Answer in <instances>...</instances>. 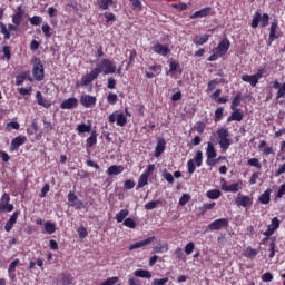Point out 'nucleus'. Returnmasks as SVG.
<instances>
[{
    "label": "nucleus",
    "instance_id": "f257e3e1",
    "mask_svg": "<svg viewBox=\"0 0 285 285\" xmlns=\"http://www.w3.org/2000/svg\"><path fill=\"white\" fill-rule=\"evenodd\" d=\"M94 71L97 72V76L99 75H115L117 72V67L115 66V62L108 58H104L96 65V68Z\"/></svg>",
    "mask_w": 285,
    "mask_h": 285
},
{
    "label": "nucleus",
    "instance_id": "f03ea898",
    "mask_svg": "<svg viewBox=\"0 0 285 285\" xmlns=\"http://www.w3.org/2000/svg\"><path fill=\"white\" fill-rule=\"evenodd\" d=\"M228 50H230V40L225 38L218 43L216 48L213 49L214 55H212L207 61H217L219 57L228 55Z\"/></svg>",
    "mask_w": 285,
    "mask_h": 285
},
{
    "label": "nucleus",
    "instance_id": "7ed1b4c3",
    "mask_svg": "<svg viewBox=\"0 0 285 285\" xmlns=\"http://www.w3.org/2000/svg\"><path fill=\"white\" fill-rule=\"evenodd\" d=\"M217 135L219 139L218 144L222 150H228V148H230V139H228L230 134L228 132V129L222 127L217 130Z\"/></svg>",
    "mask_w": 285,
    "mask_h": 285
},
{
    "label": "nucleus",
    "instance_id": "20e7f679",
    "mask_svg": "<svg viewBox=\"0 0 285 285\" xmlns=\"http://www.w3.org/2000/svg\"><path fill=\"white\" fill-rule=\"evenodd\" d=\"M45 72L46 71L43 69V63H41V59L35 58L32 69L33 79H36V81H43V79H46Z\"/></svg>",
    "mask_w": 285,
    "mask_h": 285
},
{
    "label": "nucleus",
    "instance_id": "39448f33",
    "mask_svg": "<svg viewBox=\"0 0 285 285\" xmlns=\"http://www.w3.org/2000/svg\"><path fill=\"white\" fill-rule=\"evenodd\" d=\"M95 79H99L97 71L94 69L89 73L81 77L79 82H76V88H83L86 86H90L95 81Z\"/></svg>",
    "mask_w": 285,
    "mask_h": 285
},
{
    "label": "nucleus",
    "instance_id": "423d86ee",
    "mask_svg": "<svg viewBox=\"0 0 285 285\" xmlns=\"http://www.w3.org/2000/svg\"><path fill=\"white\" fill-rule=\"evenodd\" d=\"M108 121L109 124H115L116 121L117 126L124 128V126L128 124V118L126 117V115H124V112L117 114V111H115L111 115H109Z\"/></svg>",
    "mask_w": 285,
    "mask_h": 285
},
{
    "label": "nucleus",
    "instance_id": "0eeeda50",
    "mask_svg": "<svg viewBox=\"0 0 285 285\" xmlns=\"http://www.w3.org/2000/svg\"><path fill=\"white\" fill-rule=\"evenodd\" d=\"M206 156L207 166H215L217 164L215 160V157H217V150L215 149V145H213V142L207 144Z\"/></svg>",
    "mask_w": 285,
    "mask_h": 285
},
{
    "label": "nucleus",
    "instance_id": "6e6552de",
    "mask_svg": "<svg viewBox=\"0 0 285 285\" xmlns=\"http://www.w3.org/2000/svg\"><path fill=\"white\" fill-rule=\"evenodd\" d=\"M220 186H222V190H224L225 193H239V190L244 188V183L238 181V183L228 185L226 184V180H222Z\"/></svg>",
    "mask_w": 285,
    "mask_h": 285
},
{
    "label": "nucleus",
    "instance_id": "1a4fd4ad",
    "mask_svg": "<svg viewBox=\"0 0 285 285\" xmlns=\"http://www.w3.org/2000/svg\"><path fill=\"white\" fill-rule=\"evenodd\" d=\"M78 106L79 99L75 97L67 98L60 104L62 110H73V108H77Z\"/></svg>",
    "mask_w": 285,
    "mask_h": 285
},
{
    "label": "nucleus",
    "instance_id": "9d476101",
    "mask_svg": "<svg viewBox=\"0 0 285 285\" xmlns=\"http://www.w3.org/2000/svg\"><path fill=\"white\" fill-rule=\"evenodd\" d=\"M10 202V196L4 194L0 200V213H12L14 210V205L8 204Z\"/></svg>",
    "mask_w": 285,
    "mask_h": 285
},
{
    "label": "nucleus",
    "instance_id": "9b49d317",
    "mask_svg": "<svg viewBox=\"0 0 285 285\" xmlns=\"http://www.w3.org/2000/svg\"><path fill=\"white\" fill-rule=\"evenodd\" d=\"M80 104L83 108H92V106L97 105V97L90 95L80 96Z\"/></svg>",
    "mask_w": 285,
    "mask_h": 285
},
{
    "label": "nucleus",
    "instance_id": "f8f14e48",
    "mask_svg": "<svg viewBox=\"0 0 285 285\" xmlns=\"http://www.w3.org/2000/svg\"><path fill=\"white\" fill-rule=\"evenodd\" d=\"M277 28H279V22L277 21V19H275L271 23L267 46H273V41H275V39H277Z\"/></svg>",
    "mask_w": 285,
    "mask_h": 285
},
{
    "label": "nucleus",
    "instance_id": "ddd939ff",
    "mask_svg": "<svg viewBox=\"0 0 285 285\" xmlns=\"http://www.w3.org/2000/svg\"><path fill=\"white\" fill-rule=\"evenodd\" d=\"M68 202H69V206H72L73 208H77L78 210L83 209V203L79 200V197H77L75 193L68 194Z\"/></svg>",
    "mask_w": 285,
    "mask_h": 285
},
{
    "label": "nucleus",
    "instance_id": "4468645a",
    "mask_svg": "<svg viewBox=\"0 0 285 285\" xmlns=\"http://www.w3.org/2000/svg\"><path fill=\"white\" fill-rule=\"evenodd\" d=\"M259 79H262V76L258 75H243L242 76V81H245L246 83H249L252 88H255V86H257V83H259Z\"/></svg>",
    "mask_w": 285,
    "mask_h": 285
},
{
    "label": "nucleus",
    "instance_id": "2eb2a0df",
    "mask_svg": "<svg viewBox=\"0 0 285 285\" xmlns=\"http://www.w3.org/2000/svg\"><path fill=\"white\" fill-rule=\"evenodd\" d=\"M228 226V219L219 218L209 224V230H222V228H226Z\"/></svg>",
    "mask_w": 285,
    "mask_h": 285
},
{
    "label": "nucleus",
    "instance_id": "dca6fc26",
    "mask_svg": "<svg viewBox=\"0 0 285 285\" xmlns=\"http://www.w3.org/2000/svg\"><path fill=\"white\" fill-rule=\"evenodd\" d=\"M153 50L156 52V55H161V57H168V55H170V48L159 42L153 46Z\"/></svg>",
    "mask_w": 285,
    "mask_h": 285
},
{
    "label": "nucleus",
    "instance_id": "f3484780",
    "mask_svg": "<svg viewBox=\"0 0 285 285\" xmlns=\"http://www.w3.org/2000/svg\"><path fill=\"white\" fill-rule=\"evenodd\" d=\"M166 150V140L164 138L158 139L154 157L159 158L161 155H164V151Z\"/></svg>",
    "mask_w": 285,
    "mask_h": 285
},
{
    "label": "nucleus",
    "instance_id": "a211bd4d",
    "mask_svg": "<svg viewBox=\"0 0 285 285\" xmlns=\"http://www.w3.org/2000/svg\"><path fill=\"white\" fill-rule=\"evenodd\" d=\"M19 215H21V212L16 210L11 217L9 218V220L7 222L6 226H4V230L7 233H10V230H12V227L17 224V219L19 218Z\"/></svg>",
    "mask_w": 285,
    "mask_h": 285
},
{
    "label": "nucleus",
    "instance_id": "6ab92c4d",
    "mask_svg": "<svg viewBox=\"0 0 285 285\" xmlns=\"http://www.w3.org/2000/svg\"><path fill=\"white\" fill-rule=\"evenodd\" d=\"M277 228H279V219L274 217L272 219V224L267 226V230L264 232L265 237H271V235H273Z\"/></svg>",
    "mask_w": 285,
    "mask_h": 285
},
{
    "label": "nucleus",
    "instance_id": "aec40b11",
    "mask_svg": "<svg viewBox=\"0 0 285 285\" xmlns=\"http://www.w3.org/2000/svg\"><path fill=\"white\" fill-rule=\"evenodd\" d=\"M155 242V236L148 237L145 240L137 242L129 246V250H135L137 248H144V246H148V244H153Z\"/></svg>",
    "mask_w": 285,
    "mask_h": 285
},
{
    "label": "nucleus",
    "instance_id": "412c9836",
    "mask_svg": "<svg viewBox=\"0 0 285 285\" xmlns=\"http://www.w3.org/2000/svg\"><path fill=\"white\" fill-rule=\"evenodd\" d=\"M27 138L26 136H18L11 140V150H19L20 146H23L26 144Z\"/></svg>",
    "mask_w": 285,
    "mask_h": 285
},
{
    "label": "nucleus",
    "instance_id": "4be33fe9",
    "mask_svg": "<svg viewBox=\"0 0 285 285\" xmlns=\"http://www.w3.org/2000/svg\"><path fill=\"white\" fill-rule=\"evenodd\" d=\"M174 72H178V75H181V72H184V69L178 61L171 60L169 62V70L166 72V75H173Z\"/></svg>",
    "mask_w": 285,
    "mask_h": 285
},
{
    "label": "nucleus",
    "instance_id": "5701e85b",
    "mask_svg": "<svg viewBox=\"0 0 285 285\" xmlns=\"http://www.w3.org/2000/svg\"><path fill=\"white\" fill-rule=\"evenodd\" d=\"M266 140H261L258 144V149L262 150L263 155H265V157H268V155H275V149H273V147H266Z\"/></svg>",
    "mask_w": 285,
    "mask_h": 285
},
{
    "label": "nucleus",
    "instance_id": "b1692460",
    "mask_svg": "<svg viewBox=\"0 0 285 285\" xmlns=\"http://www.w3.org/2000/svg\"><path fill=\"white\" fill-rule=\"evenodd\" d=\"M210 10H213L210 7L203 8L199 11L194 12L190 16V19H202L204 17H208V14H210Z\"/></svg>",
    "mask_w": 285,
    "mask_h": 285
},
{
    "label": "nucleus",
    "instance_id": "393cba45",
    "mask_svg": "<svg viewBox=\"0 0 285 285\" xmlns=\"http://www.w3.org/2000/svg\"><path fill=\"white\" fill-rule=\"evenodd\" d=\"M208 39H210V35H196L193 39L196 46H204V43H208Z\"/></svg>",
    "mask_w": 285,
    "mask_h": 285
},
{
    "label": "nucleus",
    "instance_id": "a878e982",
    "mask_svg": "<svg viewBox=\"0 0 285 285\" xmlns=\"http://www.w3.org/2000/svg\"><path fill=\"white\" fill-rule=\"evenodd\" d=\"M32 81V77L30 76V71H24L21 75L16 77V86H22L24 80Z\"/></svg>",
    "mask_w": 285,
    "mask_h": 285
},
{
    "label": "nucleus",
    "instance_id": "bb28decb",
    "mask_svg": "<svg viewBox=\"0 0 285 285\" xmlns=\"http://www.w3.org/2000/svg\"><path fill=\"white\" fill-rule=\"evenodd\" d=\"M232 115L227 118V121H242L244 119V114L239 109H232Z\"/></svg>",
    "mask_w": 285,
    "mask_h": 285
},
{
    "label": "nucleus",
    "instance_id": "cd10ccee",
    "mask_svg": "<svg viewBox=\"0 0 285 285\" xmlns=\"http://www.w3.org/2000/svg\"><path fill=\"white\" fill-rule=\"evenodd\" d=\"M236 204L237 206H244V208H246V206H250V204H253V200H250V197L239 194L236 199Z\"/></svg>",
    "mask_w": 285,
    "mask_h": 285
},
{
    "label": "nucleus",
    "instance_id": "c85d7f7f",
    "mask_svg": "<svg viewBox=\"0 0 285 285\" xmlns=\"http://www.w3.org/2000/svg\"><path fill=\"white\" fill-rule=\"evenodd\" d=\"M135 277H140L141 279H150L153 277V273L148 269H136L134 272Z\"/></svg>",
    "mask_w": 285,
    "mask_h": 285
},
{
    "label": "nucleus",
    "instance_id": "c756f323",
    "mask_svg": "<svg viewBox=\"0 0 285 285\" xmlns=\"http://www.w3.org/2000/svg\"><path fill=\"white\" fill-rule=\"evenodd\" d=\"M36 99L38 101L39 106H43V108H50L51 104L50 101H48L43 95L41 94V91H37L36 94Z\"/></svg>",
    "mask_w": 285,
    "mask_h": 285
},
{
    "label": "nucleus",
    "instance_id": "7c9ffc66",
    "mask_svg": "<svg viewBox=\"0 0 285 285\" xmlns=\"http://www.w3.org/2000/svg\"><path fill=\"white\" fill-rule=\"evenodd\" d=\"M107 173L110 177L121 175V173H124V166L112 165L108 168Z\"/></svg>",
    "mask_w": 285,
    "mask_h": 285
},
{
    "label": "nucleus",
    "instance_id": "2f4dec72",
    "mask_svg": "<svg viewBox=\"0 0 285 285\" xmlns=\"http://www.w3.org/2000/svg\"><path fill=\"white\" fill-rule=\"evenodd\" d=\"M242 104V92H237L232 100L230 110H237Z\"/></svg>",
    "mask_w": 285,
    "mask_h": 285
},
{
    "label": "nucleus",
    "instance_id": "473e14b6",
    "mask_svg": "<svg viewBox=\"0 0 285 285\" xmlns=\"http://www.w3.org/2000/svg\"><path fill=\"white\" fill-rule=\"evenodd\" d=\"M273 193V190L271 189H266L264 191V194H262L258 198V202L262 204H271V194Z\"/></svg>",
    "mask_w": 285,
    "mask_h": 285
},
{
    "label": "nucleus",
    "instance_id": "72a5a7b5",
    "mask_svg": "<svg viewBox=\"0 0 285 285\" xmlns=\"http://www.w3.org/2000/svg\"><path fill=\"white\" fill-rule=\"evenodd\" d=\"M97 130H92L90 137L87 138V148H92V146L97 145Z\"/></svg>",
    "mask_w": 285,
    "mask_h": 285
},
{
    "label": "nucleus",
    "instance_id": "f704fd0d",
    "mask_svg": "<svg viewBox=\"0 0 285 285\" xmlns=\"http://www.w3.org/2000/svg\"><path fill=\"white\" fill-rule=\"evenodd\" d=\"M112 3V0H97L98 8H100V10H109Z\"/></svg>",
    "mask_w": 285,
    "mask_h": 285
},
{
    "label": "nucleus",
    "instance_id": "c9c22d12",
    "mask_svg": "<svg viewBox=\"0 0 285 285\" xmlns=\"http://www.w3.org/2000/svg\"><path fill=\"white\" fill-rule=\"evenodd\" d=\"M262 21V13L259 11H256L253 16L252 20V28L255 30L259 27V22Z\"/></svg>",
    "mask_w": 285,
    "mask_h": 285
},
{
    "label": "nucleus",
    "instance_id": "e433bc0d",
    "mask_svg": "<svg viewBox=\"0 0 285 285\" xmlns=\"http://www.w3.org/2000/svg\"><path fill=\"white\" fill-rule=\"evenodd\" d=\"M276 238L273 237L272 242L269 244V259H273V257H275V253H277L279 249H277V244L275 243Z\"/></svg>",
    "mask_w": 285,
    "mask_h": 285
},
{
    "label": "nucleus",
    "instance_id": "4c0bfd02",
    "mask_svg": "<svg viewBox=\"0 0 285 285\" xmlns=\"http://www.w3.org/2000/svg\"><path fill=\"white\" fill-rule=\"evenodd\" d=\"M126 52H127V55L129 53V59H128L127 67H126V70H128V68H130V66H132V63H135V58L137 57V51L127 49Z\"/></svg>",
    "mask_w": 285,
    "mask_h": 285
},
{
    "label": "nucleus",
    "instance_id": "58836bf2",
    "mask_svg": "<svg viewBox=\"0 0 285 285\" xmlns=\"http://www.w3.org/2000/svg\"><path fill=\"white\" fill-rule=\"evenodd\" d=\"M77 130L79 135H83V132H90L92 130V127L82 122L78 125Z\"/></svg>",
    "mask_w": 285,
    "mask_h": 285
},
{
    "label": "nucleus",
    "instance_id": "ea45409f",
    "mask_svg": "<svg viewBox=\"0 0 285 285\" xmlns=\"http://www.w3.org/2000/svg\"><path fill=\"white\" fill-rule=\"evenodd\" d=\"M128 215V209L120 210L118 214H116V222H118V224H121V222H124V219H126Z\"/></svg>",
    "mask_w": 285,
    "mask_h": 285
},
{
    "label": "nucleus",
    "instance_id": "a19ab883",
    "mask_svg": "<svg viewBox=\"0 0 285 285\" xmlns=\"http://www.w3.org/2000/svg\"><path fill=\"white\" fill-rule=\"evenodd\" d=\"M155 173V165H148L147 169L141 174L140 179H148Z\"/></svg>",
    "mask_w": 285,
    "mask_h": 285
},
{
    "label": "nucleus",
    "instance_id": "79ce46f5",
    "mask_svg": "<svg viewBox=\"0 0 285 285\" xmlns=\"http://www.w3.org/2000/svg\"><path fill=\"white\" fill-rule=\"evenodd\" d=\"M247 166H252L253 168H257L258 170H262V163H259V159L257 158L248 159Z\"/></svg>",
    "mask_w": 285,
    "mask_h": 285
},
{
    "label": "nucleus",
    "instance_id": "37998d69",
    "mask_svg": "<svg viewBox=\"0 0 285 285\" xmlns=\"http://www.w3.org/2000/svg\"><path fill=\"white\" fill-rule=\"evenodd\" d=\"M206 195L209 199H219L222 197V191H219V189H214L207 191Z\"/></svg>",
    "mask_w": 285,
    "mask_h": 285
},
{
    "label": "nucleus",
    "instance_id": "c03bdc74",
    "mask_svg": "<svg viewBox=\"0 0 285 285\" xmlns=\"http://www.w3.org/2000/svg\"><path fill=\"white\" fill-rule=\"evenodd\" d=\"M29 23L31 26H41V23H43V18H41V16H33L29 18Z\"/></svg>",
    "mask_w": 285,
    "mask_h": 285
},
{
    "label": "nucleus",
    "instance_id": "a18cd8bd",
    "mask_svg": "<svg viewBox=\"0 0 285 285\" xmlns=\"http://www.w3.org/2000/svg\"><path fill=\"white\" fill-rule=\"evenodd\" d=\"M203 159H204V153H202V150L196 151L194 164H196L198 168L202 166Z\"/></svg>",
    "mask_w": 285,
    "mask_h": 285
},
{
    "label": "nucleus",
    "instance_id": "49530a36",
    "mask_svg": "<svg viewBox=\"0 0 285 285\" xmlns=\"http://www.w3.org/2000/svg\"><path fill=\"white\" fill-rule=\"evenodd\" d=\"M45 230L49 235H52V233H55V230H57V228L55 227V224H52L51 222H46L45 223Z\"/></svg>",
    "mask_w": 285,
    "mask_h": 285
},
{
    "label": "nucleus",
    "instance_id": "de8ad7c7",
    "mask_svg": "<svg viewBox=\"0 0 285 285\" xmlns=\"http://www.w3.org/2000/svg\"><path fill=\"white\" fill-rule=\"evenodd\" d=\"M129 2L131 3L134 10H138L139 12H141L144 6L141 4V0H129Z\"/></svg>",
    "mask_w": 285,
    "mask_h": 285
},
{
    "label": "nucleus",
    "instance_id": "09e8293b",
    "mask_svg": "<svg viewBox=\"0 0 285 285\" xmlns=\"http://www.w3.org/2000/svg\"><path fill=\"white\" fill-rule=\"evenodd\" d=\"M3 56L6 57L7 61H10L12 59V51L10 50L9 46L2 47Z\"/></svg>",
    "mask_w": 285,
    "mask_h": 285
},
{
    "label": "nucleus",
    "instance_id": "8fccbe9b",
    "mask_svg": "<svg viewBox=\"0 0 285 285\" xmlns=\"http://www.w3.org/2000/svg\"><path fill=\"white\" fill-rule=\"evenodd\" d=\"M61 282L63 285H70L72 284V276L70 274H62Z\"/></svg>",
    "mask_w": 285,
    "mask_h": 285
},
{
    "label": "nucleus",
    "instance_id": "3c124183",
    "mask_svg": "<svg viewBox=\"0 0 285 285\" xmlns=\"http://www.w3.org/2000/svg\"><path fill=\"white\" fill-rule=\"evenodd\" d=\"M117 100H118L117 94L110 92V94L107 96V101H108V104H110V106H115V104H117Z\"/></svg>",
    "mask_w": 285,
    "mask_h": 285
},
{
    "label": "nucleus",
    "instance_id": "603ef678",
    "mask_svg": "<svg viewBox=\"0 0 285 285\" xmlns=\"http://www.w3.org/2000/svg\"><path fill=\"white\" fill-rule=\"evenodd\" d=\"M224 117V107H219L215 110V121H219Z\"/></svg>",
    "mask_w": 285,
    "mask_h": 285
},
{
    "label": "nucleus",
    "instance_id": "864d4df0",
    "mask_svg": "<svg viewBox=\"0 0 285 285\" xmlns=\"http://www.w3.org/2000/svg\"><path fill=\"white\" fill-rule=\"evenodd\" d=\"M261 26L263 28H266V26H268V21H271V17L268 16V13H263V16H261Z\"/></svg>",
    "mask_w": 285,
    "mask_h": 285
},
{
    "label": "nucleus",
    "instance_id": "5fc2aeb1",
    "mask_svg": "<svg viewBox=\"0 0 285 285\" xmlns=\"http://www.w3.org/2000/svg\"><path fill=\"white\" fill-rule=\"evenodd\" d=\"M23 21V16L14 13L12 16V23H14V26H21V22Z\"/></svg>",
    "mask_w": 285,
    "mask_h": 285
},
{
    "label": "nucleus",
    "instance_id": "6e6d98bb",
    "mask_svg": "<svg viewBox=\"0 0 285 285\" xmlns=\"http://www.w3.org/2000/svg\"><path fill=\"white\" fill-rule=\"evenodd\" d=\"M122 224L124 226H127V228H136L137 226L132 218H126Z\"/></svg>",
    "mask_w": 285,
    "mask_h": 285
},
{
    "label": "nucleus",
    "instance_id": "4d7b16f0",
    "mask_svg": "<svg viewBox=\"0 0 285 285\" xmlns=\"http://www.w3.org/2000/svg\"><path fill=\"white\" fill-rule=\"evenodd\" d=\"M106 23H110V21H117V16L112 12H105Z\"/></svg>",
    "mask_w": 285,
    "mask_h": 285
},
{
    "label": "nucleus",
    "instance_id": "13d9d810",
    "mask_svg": "<svg viewBox=\"0 0 285 285\" xmlns=\"http://www.w3.org/2000/svg\"><path fill=\"white\" fill-rule=\"evenodd\" d=\"M19 128H21V125H19V122L11 121L7 124V130H19Z\"/></svg>",
    "mask_w": 285,
    "mask_h": 285
},
{
    "label": "nucleus",
    "instance_id": "bf43d9fd",
    "mask_svg": "<svg viewBox=\"0 0 285 285\" xmlns=\"http://www.w3.org/2000/svg\"><path fill=\"white\" fill-rule=\"evenodd\" d=\"M193 250H195V243L190 242L185 246L186 255H193Z\"/></svg>",
    "mask_w": 285,
    "mask_h": 285
},
{
    "label": "nucleus",
    "instance_id": "052dcab7",
    "mask_svg": "<svg viewBox=\"0 0 285 285\" xmlns=\"http://www.w3.org/2000/svg\"><path fill=\"white\" fill-rule=\"evenodd\" d=\"M156 206H159V200H151L145 205L146 210H154Z\"/></svg>",
    "mask_w": 285,
    "mask_h": 285
},
{
    "label": "nucleus",
    "instance_id": "680f3d73",
    "mask_svg": "<svg viewBox=\"0 0 285 285\" xmlns=\"http://www.w3.org/2000/svg\"><path fill=\"white\" fill-rule=\"evenodd\" d=\"M17 266H19V259H14V261L9 265V268H8L9 275H12V273H14Z\"/></svg>",
    "mask_w": 285,
    "mask_h": 285
},
{
    "label": "nucleus",
    "instance_id": "e2e57ef3",
    "mask_svg": "<svg viewBox=\"0 0 285 285\" xmlns=\"http://www.w3.org/2000/svg\"><path fill=\"white\" fill-rule=\"evenodd\" d=\"M282 97H285V82L281 85V88H278L276 94V99H282Z\"/></svg>",
    "mask_w": 285,
    "mask_h": 285
},
{
    "label": "nucleus",
    "instance_id": "0e129e2a",
    "mask_svg": "<svg viewBox=\"0 0 285 285\" xmlns=\"http://www.w3.org/2000/svg\"><path fill=\"white\" fill-rule=\"evenodd\" d=\"M51 28L50 24L46 23L42 26V32L45 37H52V33L50 32Z\"/></svg>",
    "mask_w": 285,
    "mask_h": 285
},
{
    "label": "nucleus",
    "instance_id": "69168bd1",
    "mask_svg": "<svg viewBox=\"0 0 285 285\" xmlns=\"http://www.w3.org/2000/svg\"><path fill=\"white\" fill-rule=\"evenodd\" d=\"M217 83H219L217 80H210L207 85L208 92H213L217 88Z\"/></svg>",
    "mask_w": 285,
    "mask_h": 285
},
{
    "label": "nucleus",
    "instance_id": "338daca9",
    "mask_svg": "<svg viewBox=\"0 0 285 285\" xmlns=\"http://www.w3.org/2000/svg\"><path fill=\"white\" fill-rule=\"evenodd\" d=\"M168 284V277L165 278H156L153 281V285H166Z\"/></svg>",
    "mask_w": 285,
    "mask_h": 285
},
{
    "label": "nucleus",
    "instance_id": "774afa93",
    "mask_svg": "<svg viewBox=\"0 0 285 285\" xmlns=\"http://www.w3.org/2000/svg\"><path fill=\"white\" fill-rule=\"evenodd\" d=\"M262 282H273V275L271 274V272L262 275Z\"/></svg>",
    "mask_w": 285,
    "mask_h": 285
}]
</instances>
